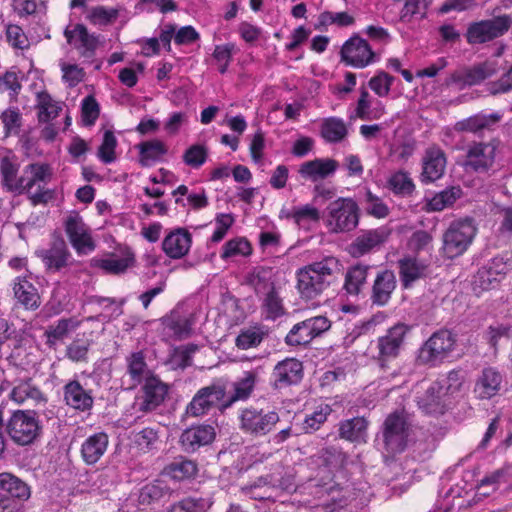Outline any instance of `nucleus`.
<instances>
[{"label":"nucleus","mask_w":512,"mask_h":512,"mask_svg":"<svg viewBox=\"0 0 512 512\" xmlns=\"http://www.w3.org/2000/svg\"><path fill=\"white\" fill-rule=\"evenodd\" d=\"M347 133L346 124L340 118H326L321 124V136L329 143L342 141L347 136Z\"/></svg>","instance_id":"47"},{"label":"nucleus","mask_w":512,"mask_h":512,"mask_svg":"<svg viewBox=\"0 0 512 512\" xmlns=\"http://www.w3.org/2000/svg\"><path fill=\"white\" fill-rule=\"evenodd\" d=\"M192 235L185 228H177L164 238L162 249L172 259L184 257L190 250Z\"/></svg>","instance_id":"26"},{"label":"nucleus","mask_w":512,"mask_h":512,"mask_svg":"<svg viewBox=\"0 0 512 512\" xmlns=\"http://www.w3.org/2000/svg\"><path fill=\"white\" fill-rule=\"evenodd\" d=\"M329 328L330 321L326 317H312L295 324L286 335L285 342L289 346L306 345Z\"/></svg>","instance_id":"12"},{"label":"nucleus","mask_w":512,"mask_h":512,"mask_svg":"<svg viewBox=\"0 0 512 512\" xmlns=\"http://www.w3.org/2000/svg\"><path fill=\"white\" fill-rule=\"evenodd\" d=\"M63 399L67 406L81 412L89 411L94 404L92 392L86 390L77 380H71L64 385Z\"/></svg>","instance_id":"24"},{"label":"nucleus","mask_w":512,"mask_h":512,"mask_svg":"<svg viewBox=\"0 0 512 512\" xmlns=\"http://www.w3.org/2000/svg\"><path fill=\"white\" fill-rule=\"evenodd\" d=\"M10 398L18 404H23L29 400L39 402L43 400V394L38 387L28 380L21 381L16 385L10 393Z\"/></svg>","instance_id":"49"},{"label":"nucleus","mask_w":512,"mask_h":512,"mask_svg":"<svg viewBox=\"0 0 512 512\" xmlns=\"http://www.w3.org/2000/svg\"><path fill=\"white\" fill-rule=\"evenodd\" d=\"M197 472L196 464L191 460L179 459L166 465L162 474L176 481L193 477Z\"/></svg>","instance_id":"46"},{"label":"nucleus","mask_w":512,"mask_h":512,"mask_svg":"<svg viewBox=\"0 0 512 512\" xmlns=\"http://www.w3.org/2000/svg\"><path fill=\"white\" fill-rule=\"evenodd\" d=\"M208 157V150L204 145H191L183 154V162L194 169L200 168Z\"/></svg>","instance_id":"60"},{"label":"nucleus","mask_w":512,"mask_h":512,"mask_svg":"<svg viewBox=\"0 0 512 512\" xmlns=\"http://www.w3.org/2000/svg\"><path fill=\"white\" fill-rule=\"evenodd\" d=\"M134 258L132 256L116 257L111 256L98 261V267L110 274H120L132 266Z\"/></svg>","instance_id":"58"},{"label":"nucleus","mask_w":512,"mask_h":512,"mask_svg":"<svg viewBox=\"0 0 512 512\" xmlns=\"http://www.w3.org/2000/svg\"><path fill=\"white\" fill-rule=\"evenodd\" d=\"M91 346L89 340L75 339L66 348V357L72 362H86Z\"/></svg>","instance_id":"62"},{"label":"nucleus","mask_w":512,"mask_h":512,"mask_svg":"<svg viewBox=\"0 0 512 512\" xmlns=\"http://www.w3.org/2000/svg\"><path fill=\"white\" fill-rule=\"evenodd\" d=\"M279 415L274 411L264 412L247 408L240 415V429L251 436L259 437L268 434L279 422Z\"/></svg>","instance_id":"10"},{"label":"nucleus","mask_w":512,"mask_h":512,"mask_svg":"<svg viewBox=\"0 0 512 512\" xmlns=\"http://www.w3.org/2000/svg\"><path fill=\"white\" fill-rule=\"evenodd\" d=\"M19 164L14 158L3 157L0 162L1 182L8 191L16 194L19 190Z\"/></svg>","instance_id":"42"},{"label":"nucleus","mask_w":512,"mask_h":512,"mask_svg":"<svg viewBox=\"0 0 512 512\" xmlns=\"http://www.w3.org/2000/svg\"><path fill=\"white\" fill-rule=\"evenodd\" d=\"M382 433L385 450L389 454L401 453L407 446L410 425L402 413L394 412L385 419Z\"/></svg>","instance_id":"7"},{"label":"nucleus","mask_w":512,"mask_h":512,"mask_svg":"<svg viewBox=\"0 0 512 512\" xmlns=\"http://www.w3.org/2000/svg\"><path fill=\"white\" fill-rule=\"evenodd\" d=\"M36 254L50 271H60L67 267L71 260L67 244L60 236L53 238L49 248L38 250Z\"/></svg>","instance_id":"21"},{"label":"nucleus","mask_w":512,"mask_h":512,"mask_svg":"<svg viewBox=\"0 0 512 512\" xmlns=\"http://www.w3.org/2000/svg\"><path fill=\"white\" fill-rule=\"evenodd\" d=\"M320 453L326 465L320 467L316 476L310 478L304 486V489L308 490L309 494L318 499L331 494L337 487L329 465L333 463L339 454L334 447L323 448Z\"/></svg>","instance_id":"8"},{"label":"nucleus","mask_w":512,"mask_h":512,"mask_svg":"<svg viewBox=\"0 0 512 512\" xmlns=\"http://www.w3.org/2000/svg\"><path fill=\"white\" fill-rule=\"evenodd\" d=\"M501 119L498 113H478L455 123L454 129L457 132H469L478 134L484 130H490Z\"/></svg>","instance_id":"32"},{"label":"nucleus","mask_w":512,"mask_h":512,"mask_svg":"<svg viewBox=\"0 0 512 512\" xmlns=\"http://www.w3.org/2000/svg\"><path fill=\"white\" fill-rule=\"evenodd\" d=\"M14 297L25 309H37L40 296L36 287L26 277H16L13 282Z\"/></svg>","instance_id":"34"},{"label":"nucleus","mask_w":512,"mask_h":512,"mask_svg":"<svg viewBox=\"0 0 512 512\" xmlns=\"http://www.w3.org/2000/svg\"><path fill=\"white\" fill-rule=\"evenodd\" d=\"M464 378L459 370H452L444 377L434 382L441 387L442 394L447 398L460 392L463 386Z\"/></svg>","instance_id":"54"},{"label":"nucleus","mask_w":512,"mask_h":512,"mask_svg":"<svg viewBox=\"0 0 512 512\" xmlns=\"http://www.w3.org/2000/svg\"><path fill=\"white\" fill-rule=\"evenodd\" d=\"M127 375L129 376V386L132 389L138 386L142 381L150 377V370L145 361V355L142 351L131 353L126 357Z\"/></svg>","instance_id":"35"},{"label":"nucleus","mask_w":512,"mask_h":512,"mask_svg":"<svg viewBox=\"0 0 512 512\" xmlns=\"http://www.w3.org/2000/svg\"><path fill=\"white\" fill-rule=\"evenodd\" d=\"M302 378V362L295 358H286L274 366L271 384L273 388L280 390L298 384Z\"/></svg>","instance_id":"18"},{"label":"nucleus","mask_w":512,"mask_h":512,"mask_svg":"<svg viewBox=\"0 0 512 512\" xmlns=\"http://www.w3.org/2000/svg\"><path fill=\"white\" fill-rule=\"evenodd\" d=\"M399 276L402 286L410 288L414 282L425 278L429 273V265L414 256H405L398 260Z\"/></svg>","instance_id":"25"},{"label":"nucleus","mask_w":512,"mask_h":512,"mask_svg":"<svg viewBox=\"0 0 512 512\" xmlns=\"http://www.w3.org/2000/svg\"><path fill=\"white\" fill-rule=\"evenodd\" d=\"M408 330L407 325L397 323L387 331L386 335L378 338V354L375 357L382 363V366L384 362L398 356Z\"/></svg>","instance_id":"16"},{"label":"nucleus","mask_w":512,"mask_h":512,"mask_svg":"<svg viewBox=\"0 0 512 512\" xmlns=\"http://www.w3.org/2000/svg\"><path fill=\"white\" fill-rule=\"evenodd\" d=\"M64 36L71 46L77 49L82 57L92 58L98 47L99 40L88 32L83 24L69 25L64 30Z\"/></svg>","instance_id":"20"},{"label":"nucleus","mask_w":512,"mask_h":512,"mask_svg":"<svg viewBox=\"0 0 512 512\" xmlns=\"http://www.w3.org/2000/svg\"><path fill=\"white\" fill-rule=\"evenodd\" d=\"M446 164V154L440 147H428L422 159L421 181L430 183L440 179L444 175Z\"/></svg>","instance_id":"22"},{"label":"nucleus","mask_w":512,"mask_h":512,"mask_svg":"<svg viewBox=\"0 0 512 512\" xmlns=\"http://www.w3.org/2000/svg\"><path fill=\"white\" fill-rule=\"evenodd\" d=\"M118 16V9L98 5L86 8L85 19L95 26H107L113 24Z\"/></svg>","instance_id":"48"},{"label":"nucleus","mask_w":512,"mask_h":512,"mask_svg":"<svg viewBox=\"0 0 512 512\" xmlns=\"http://www.w3.org/2000/svg\"><path fill=\"white\" fill-rule=\"evenodd\" d=\"M62 106L63 103L54 100L48 92L37 93L36 108L38 109V120L40 122L46 123L55 119L61 112Z\"/></svg>","instance_id":"40"},{"label":"nucleus","mask_w":512,"mask_h":512,"mask_svg":"<svg viewBox=\"0 0 512 512\" xmlns=\"http://www.w3.org/2000/svg\"><path fill=\"white\" fill-rule=\"evenodd\" d=\"M460 187H450L436 194L430 201L429 207L433 211H441L451 206L461 196Z\"/></svg>","instance_id":"57"},{"label":"nucleus","mask_w":512,"mask_h":512,"mask_svg":"<svg viewBox=\"0 0 512 512\" xmlns=\"http://www.w3.org/2000/svg\"><path fill=\"white\" fill-rule=\"evenodd\" d=\"M505 376L496 367H485L478 374L474 384V395L479 400H489L499 394Z\"/></svg>","instance_id":"17"},{"label":"nucleus","mask_w":512,"mask_h":512,"mask_svg":"<svg viewBox=\"0 0 512 512\" xmlns=\"http://www.w3.org/2000/svg\"><path fill=\"white\" fill-rule=\"evenodd\" d=\"M108 445L109 436L105 432L88 436L81 444V459L86 465H95L106 453Z\"/></svg>","instance_id":"27"},{"label":"nucleus","mask_w":512,"mask_h":512,"mask_svg":"<svg viewBox=\"0 0 512 512\" xmlns=\"http://www.w3.org/2000/svg\"><path fill=\"white\" fill-rule=\"evenodd\" d=\"M266 336V332L260 327H248L242 329L235 339V345L240 350H248L258 347Z\"/></svg>","instance_id":"50"},{"label":"nucleus","mask_w":512,"mask_h":512,"mask_svg":"<svg viewBox=\"0 0 512 512\" xmlns=\"http://www.w3.org/2000/svg\"><path fill=\"white\" fill-rule=\"evenodd\" d=\"M137 148L139 149V163L143 167H149L158 162L168 151L164 142L158 139L141 142Z\"/></svg>","instance_id":"39"},{"label":"nucleus","mask_w":512,"mask_h":512,"mask_svg":"<svg viewBox=\"0 0 512 512\" xmlns=\"http://www.w3.org/2000/svg\"><path fill=\"white\" fill-rule=\"evenodd\" d=\"M395 288L396 277L394 272L388 269L379 272L372 286V303L378 306L386 305Z\"/></svg>","instance_id":"30"},{"label":"nucleus","mask_w":512,"mask_h":512,"mask_svg":"<svg viewBox=\"0 0 512 512\" xmlns=\"http://www.w3.org/2000/svg\"><path fill=\"white\" fill-rule=\"evenodd\" d=\"M501 273L492 266L481 267L474 277V285L482 290H488L499 281Z\"/></svg>","instance_id":"63"},{"label":"nucleus","mask_w":512,"mask_h":512,"mask_svg":"<svg viewBox=\"0 0 512 512\" xmlns=\"http://www.w3.org/2000/svg\"><path fill=\"white\" fill-rule=\"evenodd\" d=\"M338 168V162L330 158H316L300 165L299 174L303 179L316 182L333 175Z\"/></svg>","instance_id":"29"},{"label":"nucleus","mask_w":512,"mask_h":512,"mask_svg":"<svg viewBox=\"0 0 512 512\" xmlns=\"http://www.w3.org/2000/svg\"><path fill=\"white\" fill-rule=\"evenodd\" d=\"M171 494L172 490L162 481L157 480L153 483L146 484L141 489L139 499L142 504H150L166 496H170Z\"/></svg>","instance_id":"52"},{"label":"nucleus","mask_w":512,"mask_h":512,"mask_svg":"<svg viewBox=\"0 0 512 512\" xmlns=\"http://www.w3.org/2000/svg\"><path fill=\"white\" fill-rule=\"evenodd\" d=\"M511 25L509 16L480 21L468 27L466 38L470 44H481L502 36Z\"/></svg>","instance_id":"11"},{"label":"nucleus","mask_w":512,"mask_h":512,"mask_svg":"<svg viewBox=\"0 0 512 512\" xmlns=\"http://www.w3.org/2000/svg\"><path fill=\"white\" fill-rule=\"evenodd\" d=\"M296 470L294 467H282L281 470L268 474L274 491L295 492L298 488L296 484Z\"/></svg>","instance_id":"43"},{"label":"nucleus","mask_w":512,"mask_h":512,"mask_svg":"<svg viewBox=\"0 0 512 512\" xmlns=\"http://www.w3.org/2000/svg\"><path fill=\"white\" fill-rule=\"evenodd\" d=\"M211 504L208 498L187 497L174 503L168 512H207Z\"/></svg>","instance_id":"55"},{"label":"nucleus","mask_w":512,"mask_h":512,"mask_svg":"<svg viewBox=\"0 0 512 512\" xmlns=\"http://www.w3.org/2000/svg\"><path fill=\"white\" fill-rule=\"evenodd\" d=\"M343 264L334 256H326L297 271V288L302 298L312 300L339 281Z\"/></svg>","instance_id":"1"},{"label":"nucleus","mask_w":512,"mask_h":512,"mask_svg":"<svg viewBox=\"0 0 512 512\" xmlns=\"http://www.w3.org/2000/svg\"><path fill=\"white\" fill-rule=\"evenodd\" d=\"M499 141L492 139L488 142L474 141L467 146L464 165L466 169L476 173H485L495 163Z\"/></svg>","instance_id":"9"},{"label":"nucleus","mask_w":512,"mask_h":512,"mask_svg":"<svg viewBox=\"0 0 512 512\" xmlns=\"http://www.w3.org/2000/svg\"><path fill=\"white\" fill-rule=\"evenodd\" d=\"M214 426L203 424L185 429L180 436V445L185 452H195L202 446L209 445L215 439Z\"/></svg>","instance_id":"23"},{"label":"nucleus","mask_w":512,"mask_h":512,"mask_svg":"<svg viewBox=\"0 0 512 512\" xmlns=\"http://www.w3.org/2000/svg\"><path fill=\"white\" fill-rule=\"evenodd\" d=\"M329 405H320L311 415L306 416L303 429L306 433H311L319 429L321 424L327 420V416L331 413Z\"/></svg>","instance_id":"64"},{"label":"nucleus","mask_w":512,"mask_h":512,"mask_svg":"<svg viewBox=\"0 0 512 512\" xmlns=\"http://www.w3.org/2000/svg\"><path fill=\"white\" fill-rule=\"evenodd\" d=\"M65 231L78 254H88L95 249L89 229L78 214H71L65 221Z\"/></svg>","instance_id":"15"},{"label":"nucleus","mask_w":512,"mask_h":512,"mask_svg":"<svg viewBox=\"0 0 512 512\" xmlns=\"http://www.w3.org/2000/svg\"><path fill=\"white\" fill-rule=\"evenodd\" d=\"M391 230L386 226L363 231L349 244L347 251L353 258H359L382 246L389 238Z\"/></svg>","instance_id":"13"},{"label":"nucleus","mask_w":512,"mask_h":512,"mask_svg":"<svg viewBox=\"0 0 512 512\" xmlns=\"http://www.w3.org/2000/svg\"><path fill=\"white\" fill-rule=\"evenodd\" d=\"M369 270V265L361 263L350 266L347 269L343 285V289L347 294L353 296L360 294L366 284Z\"/></svg>","instance_id":"36"},{"label":"nucleus","mask_w":512,"mask_h":512,"mask_svg":"<svg viewBox=\"0 0 512 512\" xmlns=\"http://www.w3.org/2000/svg\"><path fill=\"white\" fill-rule=\"evenodd\" d=\"M419 408L426 414L441 415L447 409L446 398L441 387L432 383L426 391L417 397Z\"/></svg>","instance_id":"31"},{"label":"nucleus","mask_w":512,"mask_h":512,"mask_svg":"<svg viewBox=\"0 0 512 512\" xmlns=\"http://www.w3.org/2000/svg\"><path fill=\"white\" fill-rule=\"evenodd\" d=\"M258 375L259 373L257 369L245 371L243 373V376L239 378L236 382H234V393L231 396L227 397V401L225 402V404H223V407H229L234 402L239 400H246L251 395L255 387Z\"/></svg>","instance_id":"38"},{"label":"nucleus","mask_w":512,"mask_h":512,"mask_svg":"<svg viewBox=\"0 0 512 512\" xmlns=\"http://www.w3.org/2000/svg\"><path fill=\"white\" fill-rule=\"evenodd\" d=\"M116 146L117 138L115 137L114 133L110 130H106L104 132L103 140L97 153L98 157L103 163L109 164L115 161Z\"/></svg>","instance_id":"59"},{"label":"nucleus","mask_w":512,"mask_h":512,"mask_svg":"<svg viewBox=\"0 0 512 512\" xmlns=\"http://www.w3.org/2000/svg\"><path fill=\"white\" fill-rule=\"evenodd\" d=\"M251 251V245L247 240L236 238L225 243L221 258L227 259L235 256H248L251 254Z\"/></svg>","instance_id":"61"},{"label":"nucleus","mask_w":512,"mask_h":512,"mask_svg":"<svg viewBox=\"0 0 512 512\" xmlns=\"http://www.w3.org/2000/svg\"><path fill=\"white\" fill-rule=\"evenodd\" d=\"M79 326V321L74 318H62L56 324L50 325L46 331V343L48 346H54L58 341L63 340L70 331Z\"/></svg>","instance_id":"45"},{"label":"nucleus","mask_w":512,"mask_h":512,"mask_svg":"<svg viewBox=\"0 0 512 512\" xmlns=\"http://www.w3.org/2000/svg\"><path fill=\"white\" fill-rule=\"evenodd\" d=\"M267 475L259 477L251 485L241 488L244 495L255 500H271L275 497V491Z\"/></svg>","instance_id":"44"},{"label":"nucleus","mask_w":512,"mask_h":512,"mask_svg":"<svg viewBox=\"0 0 512 512\" xmlns=\"http://www.w3.org/2000/svg\"><path fill=\"white\" fill-rule=\"evenodd\" d=\"M368 421L364 417H354L339 424V436L350 442H366Z\"/></svg>","instance_id":"37"},{"label":"nucleus","mask_w":512,"mask_h":512,"mask_svg":"<svg viewBox=\"0 0 512 512\" xmlns=\"http://www.w3.org/2000/svg\"><path fill=\"white\" fill-rule=\"evenodd\" d=\"M390 189L398 195L401 196H410L414 189L415 185L410 178L409 174L404 171H398L394 173L389 181H388Z\"/></svg>","instance_id":"56"},{"label":"nucleus","mask_w":512,"mask_h":512,"mask_svg":"<svg viewBox=\"0 0 512 512\" xmlns=\"http://www.w3.org/2000/svg\"><path fill=\"white\" fill-rule=\"evenodd\" d=\"M286 218L293 221L300 227H305L310 223H317L320 220V211L312 205H303L295 207L286 213Z\"/></svg>","instance_id":"51"},{"label":"nucleus","mask_w":512,"mask_h":512,"mask_svg":"<svg viewBox=\"0 0 512 512\" xmlns=\"http://www.w3.org/2000/svg\"><path fill=\"white\" fill-rule=\"evenodd\" d=\"M326 210V225L331 233L350 232L359 223V207L352 198H338Z\"/></svg>","instance_id":"4"},{"label":"nucleus","mask_w":512,"mask_h":512,"mask_svg":"<svg viewBox=\"0 0 512 512\" xmlns=\"http://www.w3.org/2000/svg\"><path fill=\"white\" fill-rule=\"evenodd\" d=\"M496 73V65L494 62H483L474 65L464 73H455L451 76V81L461 83L464 86H473L481 83L485 79Z\"/></svg>","instance_id":"33"},{"label":"nucleus","mask_w":512,"mask_h":512,"mask_svg":"<svg viewBox=\"0 0 512 512\" xmlns=\"http://www.w3.org/2000/svg\"><path fill=\"white\" fill-rule=\"evenodd\" d=\"M165 329L178 339L187 338L192 330V321L189 317L181 315L178 311H172L162 319Z\"/></svg>","instance_id":"41"},{"label":"nucleus","mask_w":512,"mask_h":512,"mask_svg":"<svg viewBox=\"0 0 512 512\" xmlns=\"http://www.w3.org/2000/svg\"><path fill=\"white\" fill-rule=\"evenodd\" d=\"M476 228L472 220L454 221L443 234V252L449 259L462 255L472 243Z\"/></svg>","instance_id":"6"},{"label":"nucleus","mask_w":512,"mask_h":512,"mask_svg":"<svg viewBox=\"0 0 512 512\" xmlns=\"http://www.w3.org/2000/svg\"><path fill=\"white\" fill-rule=\"evenodd\" d=\"M341 57L348 65L364 68L372 62L374 53L365 39L354 36L342 46Z\"/></svg>","instance_id":"19"},{"label":"nucleus","mask_w":512,"mask_h":512,"mask_svg":"<svg viewBox=\"0 0 512 512\" xmlns=\"http://www.w3.org/2000/svg\"><path fill=\"white\" fill-rule=\"evenodd\" d=\"M455 344V335L447 329H441L433 333L421 346L417 361L423 365L436 366L451 355Z\"/></svg>","instance_id":"5"},{"label":"nucleus","mask_w":512,"mask_h":512,"mask_svg":"<svg viewBox=\"0 0 512 512\" xmlns=\"http://www.w3.org/2000/svg\"><path fill=\"white\" fill-rule=\"evenodd\" d=\"M142 395L138 397L136 405L138 410L148 413L159 407L168 395L169 387L156 376L146 378L142 386Z\"/></svg>","instance_id":"14"},{"label":"nucleus","mask_w":512,"mask_h":512,"mask_svg":"<svg viewBox=\"0 0 512 512\" xmlns=\"http://www.w3.org/2000/svg\"><path fill=\"white\" fill-rule=\"evenodd\" d=\"M262 308L267 319L275 320L285 314L282 299L272 284L263 300Z\"/></svg>","instance_id":"53"},{"label":"nucleus","mask_w":512,"mask_h":512,"mask_svg":"<svg viewBox=\"0 0 512 512\" xmlns=\"http://www.w3.org/2000/svg\"><path fill=\"white\" fill-rule=\"evenodd\" d=\"M0 496H4L24 505L31 496V489L27 483L15 475L0 473Z\"/></svg>","instance_id":"28"},{"label":"nucleus","mask_w":512,"mask_h":512,"mask_svg":"<svg viewBox=\"0 0 512 512\" xmlns=\"http://www.w3.org/2000/svg\"><path fill=\"white\" fill-rule=\"evenodd\" d=\"M50 178L48 165L33 163L25 166L20 175L19 190L17 195L28 194L33 205L46 203L50 199V193L43 185Z\"/></svg>","instance_id":"3"},{"label":"nucleus","mask_w":512,"mask_h":512,"mask_svg":"<svg viewBox=\"0 0 512 512\" xmlns=\"http://www.w3.org/2000/svg\"><path fill=\"white\" fill-rule=\"evenodd\" d=\"M5 430L13 443L19 446H29L40 437L42 426L35 411L16 410L7 420Z\"/></svg>","instance_id":"2"}]
</instances>
